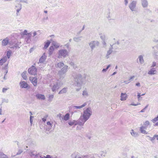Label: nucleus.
<instances>
[{"label":"nucleus","instance_id":"nucleus-21","mask_svg":"<svg viewBox=\"0 0 158 158\" xmlns=\"http://www.w3.org/2000/svg\"><path fill=\"white\" fill-rule=\"evenodd\" d=\"M142 6L143 7L145 8L148 6V2L147 0H141Z\"/></svg>","mask_w":158,"mask_h":158},{"label":"nucleus","instance_id":"nucleus-52","mask_svg":"<svg viewBox=\"0 0 158 158\" xmlns=\"http://www.w3.org/2000/svg\"><path fill=\"white\" fill-rule=\"evenodd\" d=\"M8 102L9 100L8 99H3L2 101V102L8 103Z\"/></svg>","mask_w":158,"mask_h":158},{"label":"nucleus","instance_id":"nucleus-47","mask_svg":"<svg viewBox=\"0 0 158 158\" xmlns=\"http://www.w3.org/2000/svg\"><path fill=\"white\" fill-rule=\"evenodd\" d=\"M158 120V115L157 117L154 118L153 119L151 120V121L153 123H155L156 121Z\"/></svg>","mask_w":158,"mask_h":158},{"label":"nucleus","instance_id":"nucleus-50","mask_svg":"<svg viewBox=\"0 0 158 158\" xmlns=\"http://www.w3.org/2000/svg\"><path fill=\"white\" fill-rule=\"evenodd\" d=\"M156 63L155 62H153L151 66V68H153L156 66Z\"/></svg>","mask_w":158,"mask_h":158},{"label":"nucleus","instance_id":"nucleus-14","mask_svg":"<svg viewBox=\"0 0 158 158\" xmlns=\"http://www.w3.org/2000/svg\"><path fill=\"white\" fill-rule=\"evenodd\" d=\"M47 58V56L45 55V53H44L43 55L41 56V57L40 58L39 60V61L38 62V64L39 63H43L45 60H46Z\"/></svg>","mask_w":158,"mask_h":158},{"label":"nucleus","instance_id":"nucleus-23","mask_svg":"<svg viewBox=\"0 0 158 158\" xmlns=\"http://www.w3.org/2000/svg\"><path fill=\"white\" fill-rule=\"evenodd\" d=\"M7 60V57L6 56L3 57L0 60V65H2L4 63H5Z\"/></svg>","mask_w":158,"mask_h":158},{"label":"nucleus","instance_id":"nucleus-24","mask_svg":"<svg viewBox=\"0 0 158 158\" xmlns=\"http://www.w3.org/2000/svg\"><path fill=\"white\" fill-rule=\"evenodd\" d=\"M71 158H80V156L78 152H74L71 155Z\"/></svg>","mask_w":158,"mask_h":158},{"label":"nucleus","instance_id":"nucleus-58","mask_svg":"<svg viewBox=\"0 0 158 158\" xmlns=\"http://www.w3.org/2000/svg\"><path fill=\"white\" fill-rule=\"evenodd\" d=\"M34 49V48L33 47L31 48L29 50V52L31 53L33 50Z\"/></svg>","mask_w":158,"mask_h":158},{"label":"nucleus","instance_id":"nucleus-28","mask_svg":"<svg viewBox=\"0 0 158 158\" xmlns=\"http://www.w3.org/2000/svg\"><path fill=\"white\" fill-rule=\"evenodd\" d=\"M54 50V48L53 46H51L49 49V55L51 56L53 53Z\"/></svg>","mask_w":158,"mask_h":158},{"label":"nucleus","instance_id":"nucleus-33","mask_svg":"<svg viewBox=\"0 0 158 158\" xmlns=\"http://www.w3.org/2000/svg\"><path fill=\"white\" fill-rule=\"evenodd\" d=\"M23 152V150L22 149H19L18 150L16 154L15 155H12L11 157L12 158H13L16 156L17 155H19L21 153H22Z\"/></svg>","mask_w":158,"mask_h":158},{"label":"nucleus","instance_id":"nucleus-38","mask_svg":"<svg viewBox=\"0 0 158 158\" xmlns=\"http://www.w3.org/2000/svg\"><path fill=\"white\" fill-rule=\"evenodd\" d=\"M149 138L152 141H154L155 139H156L158 140V135H154L153 137H150Z\"/></svg>","mask_w":158,"mask_h":158},{"label":"nucleus","instance_id":"nucleus-39","mask_svg":"<svg viewBox=\"0 0 158 158\" xmlns=\"http://www.w3.org/2000/svg\"><path fill=\"white\" fill-rule=\"evenodd\" d=\"M26 72L24 71L22 74V77L23 79L24 80H26L27 79V76L26 75Z\"/></svg>","mask_w":158,"mask_h":158},{"label":"nucleus","instance_id":"nucleus-3","mask_svg":"<svg viewBox=\"0 0 158 158\" xmlns=\"http://www.w3.org/2000/svg\"><path fill=\"white\" fill-rule=\"evenodd\" d=\"M62 85L63 83L59 80H57L53 84H51L50 85V87L52 91L54 92H55L56 90L59 89Z\"/></svg>","mask_w":158,"mask_h":158},{"label":"nucleus","instance_id":"nucleus-55","mask_svg":"<svg viewBox=\"0 0 158 158\" xmlns=\"http://www.w3.org/2000/svg\"><path fill=\"white\" fill-rule=\"evenodd\" d=\"M153 54L156 56H158L157 52H156L155 51H154Z\"/></svg>","mask_w":158,"mask_h":158},{"label":"nucleus","instance_id":"nucleus-64","mask_svg":"<svg viewBox=\"0 0 158 158\" xmlns=\"http://www.w3.org/2000/svg\"><path fill=\"white\" fill-rule=\"evenodd\" d=\"M153 41L155 42H158V40L156 39H154L153 40Z\"/></svg>","mask_w":158,"mask_h":158},{"label":"nucleus","instance_id":"nucleus-5","mask_svg":"<svg viewBox=\"0 0 158 158\" xmlns=\"http://www.w3.org/2000/svg\"><path fill=\"white\" fill-rule=\"evenodd\" d=\"M68 55L69 52L67 50L61 49L58 51V57L59 58L62 57L65 58L68 56Z\"/></svg>","mask_w":158,"mask_h":158},{"label":"nucleus","instance_id":"nucleus-41","mask_svg":"<svg viewBox=\"0 0 158 158\" xmlns=\"http://www.w3.org/2000/svg\"><path fill=\"white\" fill-rule=\"evenodd\" d=\"M11 51L10 50H9L7 52L6 54L7 57L9 59L11 56Z\"/></svg>","mask_w":158,"mask_h":158},{"label":"nucleus","instance_id":"nucleus-36","mask_svg":"<svg viewBox=\"0 0 158 158\" xmlns=\"http://www.w3.org/2000/svg\"><path fill=\"white\" fill-rule=\"evenodd\" d=\"M138 58L140 63L141 64H143L144 62L143 56L142 55H140L139 56Z\"/></svg>","mask_w":158,"mask_h":158},{"label":"nucleus","instance_id":"nucleus-56","mask_svg":"<svg viewBox=\"0 0 158 158\" xmlns=\"http://www.w3.org/2000/svg\"><path fill=\"white\" fill-rule=\"evenodd\" d=\"M7 90V88H3L2 90V92L3 93H5L6 92V91Z\"/></svg>","mask_w":158,"mask_h":158},{"label":"nucleus","instance_id":"nucleus-7","mask_svg":"<svg viewBox=\"0 0 158 158\" xmlns=\"http://www.w3.org/2000/svg\"><path fill=\"white\" fill-rule=\"evenodd\" d=\"M99 44V42L97 40L91 41L89 43V45L91 48V50L93 49L96 47L98 46Z\"/></svg>","mask_w":158,"mask_h":158},{"label":"nucleus","instance_id":"nucleus-31","mask_svg":"<svg viewBox=\"0 0 158 158\" xmlns=\"http://www.w3.org/2000/svg\"><path fill=\"white\" fill-rule=\"evenodd\" d=\"M67 90V88H64L61 90L58 93L59 94H61L66 92Z\"/></svg>","mask_w":158,"mask_h":158},{"label":"nucleus","instance_id":"nucleus-60","mask_svg":"<svg viewBox=\"0 0 158 158\" xmlns=\"http://www.w3.org/2000/svg\"><path fill=\"white\" fill-rule=\"evenodd\" d=\"M102 44L103 45L106 46V43L105 41V40H102Z\"/></svg>","mask_w":158,"mask_h":158},{"label":"nucleus","instance_id":"nucleus-62","mask_svg":"<svg viewBox=\"0 0 158 158\" xmlns=\"http://www.w3.org/2000/svg\"><path fill=\"white\" fill-rule=\"evenodd\" d=\"M134 77H135V76H131L130 77V78L129 79V80L131 81V79H134Z\"/></svg>","mask_w":158,"mask_h":158},{"label":"nucleus","instance_id":"nucleus-4","mask_svg":"<svg viewBox=\"0 0 158 158\" xmlns=\"http://www.w3.org/2000/svg\"><path fill=\"white\" fill-rule=\"evenodd\" d=\"M68 67V66L64 65V67L62 68L60 71H59L58 75L60 77V79H62L64 78L65 74L67 71Z\"/></svg>","mask_w":158,"mask_h":158},{"label":"nucleus","instance_id":"nucleus-43","mask_svg":"<svg viewBox=\"0 0 158 158\" xmlns=\"http://www.w3.org/2000/svg\"><path fill=\"white\" fill-rule=\"evenodd\" d=\"M54 98V94L49 95L48 101L51 102Z\"/></svg>","mask_w":158,"mask_h":158},{"label":"nucleus","instance_id":"nucleus-57","mask_svg":"<svg viewBox=\"0 0 158 158\" xmlns=\"http://www.w3.org/2000/svg\"><path fill=\"white\" fill-rule=\"evenodd\" d=\"M69 64L71 65V66H73L74 65V62H73L72 61H71V62H70L69 63Z\"/></svg>","mask_w":158,"mask_h":158},{"label":"nucleus","instance_id":"nucleus-46","mask_svg":"<svg viewBox=\"0 0 158 158\" xmlns=\"http://www.w3.org/2000/svg\"><path fill=\"white\" fill-rule=\"evenodd\" d=\"M29 33H27V30H25L22 33L21 35H27Z\"/></svg>","mask_w":158,"mask_h":158},{"label":"nucleus","instance_id":"nucleus-54","mask_svg":"<svg viewBox=\"0 0 158 158\" xmlns=\"http://www.w3.org/2000/svg\"><path fill=\"white\" fill-rule=\"evenodd\" d=\"M44 158H51V156L50 155H47L46 156H44Z\"/></svg>","mask_w":158,"mask_h":158},{"label":"nucleus","instance_id":"nucleus-18","mask_svg":"<svg viewBox=\"0 0 158 158\" xmlns=\"http://www.w3.org/2000/svg\"><path fill=\"white\" fill-rule=\"evenodd\" d=\"M36 97L39 99L44 100L45 99V97L44 95L40 94H37L36 95Z\"/></svg>","mask_w":158,"mask_h":158},{"label":"nucleus","instance_id":"nucleus-44","mask_svg":"<svg viewBox=\"0 0 158 158\" xmlns=\"http://www.w3.org/2000/svg\"><path fill=\"white\" fill-rule=\"evenodd\" d=\"M120 43L119 41H117L114 44H113L112 45V47H113V46H114V49H117L118 48L117 47H115L114 46L116 45H119Z\"/></svg>","mask_w":158,"mask_h":158},{"label":"nucleus","instance_id":"nucleus-27","mask_svg":"<svg viewBox=\"0 0 158 158\" xmlns=\"http://www.w3.org/2000/svg\"><path fill=\"white\" fill-rule=\"evenodd\" d=\"M22 8V5L21 4H17L15 6V9L17 13H18Z\"/></svg>","mask_w":158,"mask_h":158},{"label":"nucleus","instance_id":"nucleus-61","mask_svg":"<svg viewBox=\"0 0 158 158\" xmlns=\"http://www.w3.org/2000/svg\"><path fill=\"white\" fill-rule=\"evenodd\" d=\"M135 85L139 87H140V83L139 82L136 83Z\"/></svg>","mask_w":158,"mask_h":158},{"label":"nucleus","instance_id":"nucleus-42","mask_svg":"<svg viewBox=\"0 0 158 158\" xmlns=\"http://www.w3.org/2000/svg\"><path fill=\"white\" fill-rule=\"evenodd\" d=\"M150 122L149 121H146L143 123L144 126H145L146 128L149 125Z\"/></svg>","mask_w":158,"mask_h":158},{"label":"nucleus","instance_id":"nucleus-13","mask_svg":"<svg viewBox=\"0 0 158 158\" xmlns=\"http://www.w3.org/2000/svg\"><path fill=\"white\" fill-rule=\"evenodd\" d=\"M27 35L24 36L25 41L27 44L30 43L31 41V32L29 33Z\"/></svg>","mask_w":158,"mask_h":158},{"label":"nucleus","instance_id":"nucleus-11","mask_svg":"<svg viewBox=\"0 0 158 158\" xmlns=\"http://www.w3.org/2000/svg\"><path fill=\"white\" fill-rule=\"evenodd\" d=\"M19 85L22 88H26L29 87V85L25 81H21L19 83Z\"/></svg>","mask_w":158,"mask_h":158},{"label":"nucleus","instance_id":"nucleus-25","mask_svg":"<svg viewBox=\"0 0 158 158\" xmlns=\"http://www.w3.org/2000/svg\"><path fill=\"white\" fill-rule=\"evenodd\" d=\"M130 133L131 135L134 137H136L139 136L137 132H135L133 129L131 130Z\"/></svg>","mask_w":158,"mask_h":158},{"label":"nucleus","instance_id":"nucleus-16","mask_svg":"<svg viewBox=\"0 0 158 158\" xmlns=\"http://www.w3.org/2000/svg\"><path fill=\"white\" fill-rule=\"evenodd\" d=\"M30 80L31 81V82L32 83L33 85L35 86L37 85V78L35 77H33L32 79L31 78H30Z\"/></svg>","mask_w":158,"mask_h":158},{"label":"nucleus","instance_id":"nucleus-48","mask_svg":"<svg viewBox=\"0 0 158 158\" xmlns=\"http://www.w3.org/2000/svg\"><path fill=\"white\" fill-rule=\"evenodd\" d=\"M20 2L23 3H28V0H19Z\"/></svg>","mask_w":158,"mask_h":158},{"label":"nucleus","instance_id":"nucleus-51","mask_svg":"<svg viewBox=\"0 0 158 158\" xmlns=\"http://www.w3.org/2000/svg\"><path fill=\"white\" fill-rule=\"evenodd\" d=\"M137 95V98L138 100V101H139L140 100V98H141V95L140 94V93H138Z\"/></svg>","mask_w":158,"mask_h":158},{"label":"nucleus","instance_id":"nucleus-6","mask_svg":"<svg viewBox=\"0 0 158 158\" xmlns=\"http://www.w3.org/2000/svg\"><path fill=\"white\" fill-rule=\"evenodd\" d=\"M21 44V42H19L17 41L12 40L10 41L9 47L11 49H19L20 48L19 46Z\"/></svg>","mask_w":158,"mask_h":158},{"label":"nucleus","instance_id":"nucleus-49","mask_svg":"<svg viewBox=\"0 0 158 158\" xmlns=\"http://www.w3.org/2000/svg\"><path fill=\"white\" fill-rule=\"evenodd\" d=\"M34 117L33 116H31L30 117V122L31 123V125H32V124L33 123V119H32V118H33Z\"/></svg>","mask_w":158,"mask_h":158},{"label":"nucleus","instance_id":"nucleus-53","mask_svg":"<svg viewBox=\"0 0 158 158\" xmlns=\"http://www.w3.org/2000/svg\"><path fill=\"white\" fill-rule=\"evenodd\" d=\"M47 117H48V115L45 116V117H44V118H43L42 119V121L44 122H45L46 121V118H47Z\"/></svg>","mask_w":158,"mask_h":158},{"label":"nucleus","instance_id":"nucleus-34","mask_svg":"<svg viewBox=\"0 0 158 158\" xmlns=\"http://www.w3.org/2000/svg\"><path fill=\"white\" fill-rule=\"evenodd\" d=\"M69 114L68 113H67L64 116L63 119L65 121H67L69 119Z\"/></svg>","mask_w":158,"mask_h":158},{"label":"nucleus","instance_id":"nucleus-32","mask_svg":"<svg viewBox=\"0 0 158 158\" xmlns=\"http://www.w3.org/2000/svg\"><path fill=\"white\" fill-rule=\"evenodd\" d=\"M52 46H53L54 48L55 47L56 48H58L60 46V44L56 42H53L52 43Z\"/></svg>","mask_w":158,"mask_h":158},{"label":"nucleus","instance_id":"nucleus-2","mask_svg":"<svg viewBox=\"0 0 158 158\" xmlns=\"http://www.w3.org/2000/svg\"><path fill=\"white\" fill-rule=\"evenodd\" d=\"M74 85L78 87L76 88L77 91H79L81 89V86L83 84V80L81 75L79 74H77L74 77Z\"/></svg>","mask_w":158,"mask_h":158},{"label":"nucleus","instance_id":"nucleus-35","mask_svg":"<svg viewBox=\"0 0 158 158\" xmlns=\"http://www.w3.org/2000/svg\"><path fill=\"white\" fill-rule=\"evenodd\" d=\"M64 65V64L63 62H60L58 63L56 65V67H59L60 68L63 67Z\"/></svg>","mask_w":158,"mask_h":158},{"label":"nucleus","instance_id":"nucleus-19","mask_svg":"<svg viewBox=\"0 0 158 158\" xmlns=\"http://www.w3.org/2000/svg\"><path fill=\"white\" fill-rule=\"evenodd\" d=\"M78 122H79V119L77 121L73 120L72 121L69 122L68 124L69 125L71 126L73 125V124H74L75 125L77 124L79 125V124L78 123Z\"/></svg>","mask_w":158,"mask_h":158},{"label":"nucleus","instance_id":"nucleus-40","mask_svg":"<svg viewBox=\"0 0 158 158\" xmlns=\"http://www.w3.org/2000/svg\"><path fill=\"white\" fill-rule=\"evenodd\" d=\"M0 158H8V157L3 153L0 152Z\"/></svg>","mask_w":158,"mask_h":158},{"label":"nucleus","instance_id":"nucleus-59","mask_svg":"<svg viewBox=\"0 0 158 158\" xmlns=\"http://www.w3.org/2000/svg\"><path fill=\"white\" fill-rule=\"evenodd\" d=\"M107 70V69L106 68V69H102V71L103 73H104V72H106Z\"/></svg>","mask_w":158,"mask_h":158},{"label":"nucleus","instance_id":"nucleus-30","mask_svg":"<svg viewBox=\"0 0 158 158\" xmlns=\"http://www.w3.org/2000/svg\"><path fill=\"white\" fill-rule=\"evenodd\" d=\"M82 37V36H80L79 37H75L73 38V40L75 42H78L80 41H81V38Z\"/></svg>","mask_w":158,"mask_h":158},{"label":"nucleus","instance_id":"nucleus-37","mask_svg":"<svg viewBox=\"0 0 158 158\" xmlns=\"http://www.w3.org/2000/svg\"><path fill=\"white\" fill-rule=\"evenodd\" d=\"M30 155L32 157H33L34 156H38L36 152L35 151H31L30 152Z\"/></svg>","mask_w":158,"mask_h":158},{"label":"nucleus","instance_id":"nucleus-20","mask_svg":"<svg viewBox=\"0 0 158 158\" xmlns=\"http://www.w3.org/2000/svg\"><path fill=\"white\" fill-rule=\"evenodd\" d=\"M146 129V128L145 126H143L140 127V130L141 133L142 134H147L148 132H147L145 130V129Z\"/></svg>","mask_w":158,"mask_h":158},{"label":"nucleus","instance_id":"nucleus-9","mask_svg":"<svg viewBox=\"0 0 158 158\" xmlns=\"http://www.w3.org/2000/svg\"><path fill=\"white\" fill-rule=\"evenodd\" d=\"M37 69L34 66H32L28 70V72L30 74L35 75L36 74Z\"/></svg>","mask_w":158,"mask_h":158},{"label":"nucleus","instance_id":"nucleus-8","mask_svg":"<svg viewBox=\"0 0 158 158\" xmlns=\"http://www.w3.org/2000/svg\"><path fill=\"white\" fill-rule=\"evenodd\" d=\"M136 3L137 2L136 1H133L129 4V7L131 11H136Z\"/></svg>","mask_w":158,"mask_h":158},{"label":"nucleus","instance_id":"nucleus-15","mask_svg":"<svg viewBox=\"0 0 158 158\" xmlns=\"http://www.w3.org/2000/svg\"><path fill=\"white\" fill-rule=\"evenodd\" d=\"M156 72L157 71L155 68H152L148 72V74L151 75H154L156 73Z\"/></svg>","mask_w":158,"mask_h":158},{"label":"nucleus","instance_id":"nucleus-17","mask_svg":"<svg viewBox=\"0 0 158 158\" xmlns=\"http://www.w3.org/2000/svg\"><path fill=\"white\" fill-rule=\"evenodd\" d=\"M88 89L86 88L84 89L82 91V95L85 98H86L89 96Z\"/></svg>","mask_w":158,"mask_h":158},{"label":"nucleus","instance_id":"nucleus-26","mask_svg":"<svg viewBox=\"0 0 158 158\" xmlns=\"http://www.w3.org/2000/svg\"><path fill=\"white\" fill-rule=\"evenodd\" d=\"M121 101H124L126 100L127 98V95L126 94L122 93L121 94Z\"/></svg>","mask_w":158,"mask_h":158},{"label":"nucleus","instance_id":"nucleus-12","mask_svg":"<svg viewBox=\"0 0 158 158\" xmlns=\"http://www.w3.org/2000/svg\"><path fill=\"white\" fill-rule=\"evenodd\" d=\"M113 47H112L111 45H110V47L109 48L108 50L107 51L106 54V59H108L110 57V55L113 52Z\"/></svg>","mask_w":158,"mask_h":158},{"label":"nucleus","instance_id":"nucleus-29","mask_svg":"<svg viewBox=\"0 0 158 158\" xmlns=\"http://www.w3.org/2000/svg\"><path fill=\"white\" fill-rule=\"evenodd\" d=\"M51 42L49 40H48L47 42L45 43L44 49H46L49 46Z\"/></svg>","mask_w":158,"mask_h":158},{"label":"nucleus","instance_id":"nucleus-10","mask_svg":"<svg viewBox=\"0 0 158 158\" xmlns=\"http://www.w3.org/2000/svg\"><path fill=\"white\" fill-rule=\"evenodd\" d=\"M10 41L9 40V38L7 37L2 40V41L1 44L2 46H6L8 44L10 46Z\"/></svg>","mask_w":158,"mask_h":158},{"label":"nucleus","instance_id":"nucleus-22","mask_svg":"<svg viewBox=\"0 0 158 158\" xmlns=\"http://www.w3.org/2000/svg\"><path fill=\"white\" fill-rule=\"evenodd\" d=\"M86 105H87V103L86 102H85L82 105L79 106H73V108L74 109H80L81 108H82L84 107Z\"/></svg>","mask_w":158,"mask_h":158},{"label":"nucleus","instance_id":"nucleus-45","mask_svg":"<svg viewBox=\"0 0 158 158\" xmlns=\"http://www.w3.org/2000/svg\"><path fill=\"white\" fill-rule=\"evenodd\" d=\"M100 38L102 40H105L106 36L104 35H102V34H100Z\"/></svg>","mask_w":158,"mask_h":158},{"label":"nucleus","instance_id":"nucleus-63","mask_svg":"<svg viewBox=\"0 0 158 158\" xmlns=\"http://www.w3.org/2000/svg\"><path fill=\"white\" fill-rule=\"evenodd\" d=\"M125 4L126 5H127L128 4V0H124Z\"/></svg>","mask_w":158,"mask_h":158},{"label":"nucleus","instance_id":"nucleus-1","mask_svg":"<svg viewBox=\"0 0 158 158\" xmlns=\"http://www.w3.org/2000/svg\"><path fill=\"white\" fill-rule=\"evenodd\" d=\"M92 114V111L90 108H88L84 110L83 114L79 119L78 123L79 125L83 126L85 123L89 118Z\"/></svg>","mask_w":158,"mask_h":158}]
</instances>
